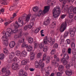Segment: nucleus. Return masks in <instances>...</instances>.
<instances>
[{
	"label": "nucleus",
	"mask_w": 76,
	"mask_h": 76,
	"mask_svg": "<svg viewBox=\"0 0 76 76\" xmlns=\"http://www.w3.org/2000/svg\"><path fill=\"white\" fill-rule=\"evenodd\" d=\"M3 44L4 45H5V46H7V45H8V43L6 41H5L3 42Z\"/></svg>",
	"instance_id": "ea45409f"
},
{
	"label": "nucleus",
	"mask_w": 76,
	"mask_h": 76,
	"mask_svg": "<svg viewBox=\"0 0 76 76\" xmlns=\"http://www.w3.org/2000/svg\"><path fill=\"white\" fill-rule=\"evenodd\" d=\"M48 42L50 43V45L51 46H52L53 44L55 43V41L56 40L55 39L52 38L50 37V38L48 40Z\"/></svg>",
	"instance_id": "6e6552de"
},
{
	"label": "nucleus",
	"mask_w": 76,
	"mask_h": 76,
	"mask_svg": "<svg viewBox=\"0 0 76 76\" xmlns=\"http://www.w3.org/2000/svg\"><path fill=\"white\" fill-rule=\"evenodd\" d=\"M9 0H7L5 1V2H4V4L5 5H7L8 4H9Z\"/></svg>",
	"instance_id": "6e6d98bb"
},
{
	"label": "nucleus",
	"mask_w": 76,
	"mask_h": 76,
	"mask_svg": "<svg viewBox=\"0 0 76 76\" xmlns=\"http://www.w3.org/2000/svg\"><path fill=\"white\" fill-rule=\"evenodd\" d=\"M15 54L17 56H19L20 55V51L19 50H17L16 51Z\"/></svg>",
	"instance_id": "4c0bfd02"
},
{
	"label": "nucleus",
	"mask_w": 76,
	"mask_h": 76,
	"mask_svg": "<svg viewBox=\"0 0 76 76\" xmlns=\"http://www.w3.org/2000/svg\"><path fill=\"white\" fill-rule=\"evenodd\" d=\"M10 73V71H9V70H7L6 73V76H9Z\"/></svg>",
	"instance_id": "c03bdc74"
},
{
	"label": "nucleus",
	"mask_w": 76,
	"mask_h": 76,
	"mask_svg": "<svg viewBox=\"0 0 76 76\" xmlns=\"http://www.w3.org/2000/svg\"><path fill=\"white\" fill-rule=\"evenodd\" d=\"M58 45L57 43H55L53 46V48H58Z\"/></svg>",
	"instance_id": "e433bc0d"
},
{
	"label": "nucleus",
	"mask_w": 76,
	"mask_h": 76,
	"mask_svg": "<svg viewBox=\"0 0 76 76\" xmlns=\"http://www.w3.org/2000/svg\"><path fill=\"white\" fill-rule=\"evenodd\" d=\"M30 54L31 55L30 59L31 60H33L35 58V53L34 52H30Z\"/></svg>",
	"instance_id": "f3484780"
},
{
	"label": "nucleus",
	"mask_w": 76,
	"mask_h": 76,
	"mask_svg": "<svg viewBox=\"0 0 76 76\" xmlns=\"http://www.w3.org/2000/svg\"><path fill=\"white\" fill-rule=\"evenodd\" d=\"M47 50H48V47L45 46L43 49V51L44 52H46L47 51Z\"/></svg>",
	"instance_id": "49530a36"
},
{
	"label": "nucleus",
	"mask_w": 76,
	"mask_h": 76,
	"mask_svg": "<svg viewBox=\"0 0 76 76\" xmlns=\"http://www.w3.org/2000/svg\"><path fill=\"white\" fill-rule=\"evenodd\" d=\"M56 23H54V22H53V23L52 25V28H55V27H56Z\"/></svg>",
	"instance_id": "3c124183"
},
{
	"label": "nucleus",
	"mask_w": 76,
	"mask_h": 76,
	"mask_svg": "<svg viewBox=\"0 0 76 76\" xmlns=\"http://www.w3.org/2000/svg\"><path fill=\"white\" fill-rule=\"evenodd\" d=\"M15 42L14 41H12L10 43L9 46L10 48H13L15 47Z\"/></svg>",
	"instance_id": "2eb2a0df"
},
{
	"label": "nucleus",
	"mask_w": 76,
	"mask_h": 76,
	"mask_svg": "<svg viewBox=\"0 0 76 76\" xmlns=\"http://www.w3.org/2000/svg\"><path fill=\"white\" fill-rule=\"evenodd\" d=\"M42 53H38L37 55V58H39L42 56Z\"/></svg>",
	"instance_id": "79ce46f5"
},
{
	"label": "nucleus",
	"mask_w": 76,
	"mask_h": 76,
	"mask_svg": "<svg viewBox=\"0 0 76 76\" xmlns=\"http://www.w3.org/2000/svg\"><path fill=\"white\" fill-rule=\"evenodd\" d=\"M28 29V26H25L24 27V31H26Z\"/></svg>",
	"instance_id": "680f3d73"
},
{
	"label": "nucleus",
	"mask_w": 76,
	"mask_h": 76,
	"mask_svg": "<svg viewBox=\"0 0 76 76\" xmlns=\"http://www.w3.org/2000/svg\"><path fill=\"white\" fill-rule=\"evenodd\" d=\"M4 58V55L3 53L0 54V60H2Z\"/></svg>",
	"instance_id": "c9c22d12"
},
{
	"label": "nucleus",
	"mask_w": 76,
	"mask_h": 76,
	"mask_svg": "<svg viewBox=\"0 0 76 76\" xmlns=\"http://www.w3.org/2000/svg\"><path fill=\"white\" fill-rule=\"evenodd\" d=\"M23 73V71L22 69H21L19 72L18 75L19 76H22Z\"/></svg>",
	"instance_id": "7c9ffc66"
},
{
	"label": "nucleus",
	"mask_w": 76,
	"mask_h": 76,
	"mask_svg": "<svg viewBox=\"0 0 76 76\" xmlns=\"http://www.w3.org/2000/svg\"><path fill=\"white\" fill-rule=\"evenodd\" d=\"M70 35L71 37H73L75 35V31H73V30H72V28H70Z\"/></svg>",
	"instance_id": "dca6fc26"
},
{
	"label": "nucleus",
	"mask_w": 76,
	"mask_h": 76,
	"mask_svg": "<svg viewBox=\"0 0 76 76\" xmlns=\"http://www.w3.org/2000/svg\"><path fill=\"white\" fill-rule=\"evenodd\" d=\"M60 1L61 3L63 2V4H66V2L73 3L75 0H59Z\"/></svg>",
	"instance_id": "9d476101"
},
{
	"label": "nucleus",
	"mask_w": 76,
	"mask_h": 76,
	"mask_svg": "<svg viewBox=\"0 0 76 76\" xmlns=\"http://www.w3.org/2000/svg\"><path fill=\"white\" fill-rule=\"evenodd\" d=\"M58 69L60 72H62L63 70V69H64V66L61 65H60Z\"/></svg>",
	"instance_id": "b1692460"
},
{
	"label": "nucleus",
	"mask_w": 76,
	"mask_h": 76,
	"mask_svg": "<svg viewBox=\"0 0 76 76\" xmlns=\"http://www.w3.org/2000/svg\"><path fill=\"white\" fill-rule=\"evenodd\" d=\"M13 5L14 6H13L10 7L9 9V10H10V11H12V10H13L15 9V8L16 7H17V6H16V5Z\"/></svg>",
	"instance_id": "bb28decb"
},
{
	"label": "nucleus",
	"mask_w": 76,
	"mask_h": 76,
	"mask_svg": "<svg viewBox=\"0 0 76 76\" xmlns=\"http://www.w3.org/2000/svg\"><path fill=\"white\" fill-rule=\"evenodd\" d=\"M25 41V39H20L18 41V42L17 43V44H18V45H19L20 44V43H22V42H23Z\"/></svg>",
	"instance_id": "2f4dec72"
},
{
	"label": "nucleus",
	"mask_w": 76,
	"mask_h": 76,
	"mask_svg": "<svg viewBox=\"0 0 76 76\" xmlns=\"http://www.w3.org/2000/svg\"><path fill=\"white\" fill-rule=\"evenodd\" d=\"M51 69H52V67L50 66L47 67V70L48 71H50Z\"/></svg>",
	"instance_id": "603ef678"
},
{
	"label": "nucleus",
	"mask_w": 76,
	"mask_h": 76,
	"mask_svg": "<svg viewBox=\"0 0 76 76\" xmlns=\"http://www.w3.org/2000/svg\"><path fill=\"white\" fill-rule=\"evenodd\" d=\"M34 23H31V24H29L28 26L27 27H28V28H29V29H31L33 26H34Z\"/></svg>",
	"instance_id": "473e14b6"
},
{
	"label": "nucleus",
	"mask_w": 76,
	"mask_h": 76,
	"mask_svg": "<svg viewBox=\"0 0 76 76\" xmlns=\"http://www.w3.org/2000/svg\"><path fill=\"white\" fill-rule=\"evenodd\" d=\"M18 64L17 63H13L12 64V68L14 70H16L18 69Z\"/></svg>",
	"instance_id": "1a4fd4ad"
},
{
	"label": "nucleus",
	"mask_w": 76,
	"mask_h": 76,
	"mask_svg": "<svg viewBox=\"0 0 76 76\" xmlns=\"http://www.w3.org/2000/svg\"><path fill=\"white\" fill-rule=\"evenodd\" d=\"M52 1L51 0H48L47 2V4L48 5H50V3H52Z\"/></svg>",
	"instance_id": "4d7b16f0"
},
{
	"label": "nucleus",
	"mask_w": 76,
	"mask_h": 76,
	"mask_svg": "<svg viewBox=\"0 0 76 76\" xmlns=\"http://www.w3.org/2000/svg\"><path fill=\"white\" fill-rule=\"evenodd\" d=\"M57 76H61V73L60 72H58L57 73Z\"/></svg>",
	"instance_id": "774afa93"
},
{
	"label": "nucleus",
	"mask_w": 76,
	"mask_h": 76,
	"mask_svg": "<svg viewBox=\"0 0 76 76\" xmlns=\"http://www.w3.org/2000/svg\"><path fill=\"white\" fill-rule=\"evenodd\" d=\"M40 28H37L34 31V33H38L39 31Z\"/></svg>",
	"instance_id": "8fccbe9b"
},
{
	"label": "nucleus",
	"mask_w": 76,
	"mask_h": 76,
	"mask_svg": "<svg viewBox=\"0 0 76 76\" xmlns=\"http://www.w3.org/2000/svg\"><path fill=\"white\" fill-rule=\"evenodd\" d=\"M38 10V8L37 7L33 8V11L34 12H37Z\"/></svg>",
	"instance_id": "72a5a7b5"
},
{
	"label": "nucleus",
	"mask_w": 76,
	"mask_h": 76,
	"mask_svg": "<svg viewBox=\"0 0 76 76\" xmlns=\"http://www.w3.org/2000/svg\"><path fill=\"white\" fill-rule=\"evenodd\" d=\"M62 53L61 54V57H62L64 54H66V53L67 52L66 51V48H63L62 49Z\"/></svg>",
	"instance_id": "4be33fe9"
},
{
	"label": "nucleus",
	"mask_w": 76,
	"mask_h": 76,
	"mask_svg": "<svg viewBox=\"0 0 76 76\" xmlns=\"http://www.w3.org/2000/svg\"><path fill=\"white\" fill-rule=\"evenodd\" d=\"M23 17H25L26 18V22H28L29 20L30 19V18H31V14H28L27 15L24 14H23Z\"/></svg>",
	"instance_id": "f8f14e48"
},
{
	"label": "nucleus",
	"mask_w": 76,
	"mask_h": 76,
	"mask_svg": "<svg viewBox=\"0 0 76 76\" xmlns=\"http://www.w3.org/2000/svg\"><path fill=\"white\" fill-rule=\"evenodd\" d=\"M69 22L67 20L61 24L60 28V31L61 32H63L65 31L66 28H67V24H69Z\"/></svg>",
	"instance_id": "7ed1b4c3"
},
{
	"label": "nucleus",
	"mask_w": 76,
	"mask_h": 76,
	"mask_svg": "<svg viewBox=\"0 0 76 76\" xmlns=\"http://www.w3.org/2000/svg\"><path fill=\"white\" fill-rule=\"evenodd\" d=\"M69 10V9H68V7L65 6L64 9V12H67L68 13V11Z\"/></svg>",
	"instance_id": "de8ad7c7"
},
{
	"label": "nucleus",
	"mask_w": 76,
	"mask_h": 76,
	"mask_svg": "<svg viewBox=\"0 0 76 76\" xmlns=\"http://www.w3.org/2000/svg\"><path fill=\"white\" fill-rule=\"evenodd\" d=\"M6 71H7V69L5 68H4L2 69V72H3V73L6 72Z\"/></svg>",
	"instance_id": "5fc2aeb1"
},
{
	"label": "nucleus",
	"mask_w": 76,
	"mask_h": 76,
	"mask_svg": "<svg viewBox=\"0 0 76 76\" xmlns=\"http://www.w3.org/2000/svg\"><path fill=\"white\" fill-rule=\"evenodd\" d=\"M75 59H76V54L73 55V56L72 58V61H75Z\"/></svg>",
	"instance_id": "a19ab883"
},
{
	"label": "nucleus",
	"mask_w": 76,
	"mask_h": 76,
	"mask_svg": "<svg viewBox=\"0 0 76 76\" xmlns=\"http://www.w3.org/2000/svg\"><path fill=\"white\" fill-rule=\"evenodd\" d=\"M12 34L13 31L12 30V29L9 28L8 31L6 32L5 34L6 37H10V35Z\"/></svg>",
	"instance_id": "0eeeda50"
},
{
	"label": "nucleus",
	"mask_w": 76,
	"mask_h": 76,
	"mask_svg": "<svg viewBox=\"0 0 76 76\" xmlns=\"http://www.w3.org/2000/svg\"><path fill=\"white\" fill-rule=\"evenodd\" d=\"M67 35H68V33L67 32H65L64 34V38H66L67 37Z\"/></svg>",
	"instance_id": "13d9d810"
},
{
	"label": "nucleus",
	"mask_w": 76,
	"mask_h": 76,
	"mask_svg": "<svg viewBox=\"0 0 76 76\" xmlns=\"http://www.w3.org/2000/svg\"><path fill=\"white\" fill-rule=\"evenodd\" d=\"M72 53L73 55H75L76 54V50H74L72 52Z\"/></svg>",
	"instance_id": "69168bd1"
},
{
	"label": "nucleus",
	"mask_w": 76,
	"mask_h": 76,
	"mask_svg": "<svg viewBox=\"0 0 76 76\" xmlns=\"http://www.w3.org/2000/svg\"><path fill=\"white\" fill-rule=\"evenodd\" d=\"M4 12V9L3 8H1V10H0V15H1V12Z\"/></svg>",
	"instance_id": "052dcab7"
},
{
	"label": "nucleus",
	"mask_w": 76,
	"mask_h": 76,
	"mask_svg": "<svg viewBox=\"0 0 76 76\" xmlns=\"http://www.w3.org/2000/svg\"><path fill=\"white\" fill-rule=\"evenodd\" d=\"M69 12H73L74 13H76V7L75 8L73 6L70 7L69 8Z\"/></svg>",
	"instance_id": "9b49d317"
},
{
	"label": "nucleus",
	"mask_w": 76,
	"mask_h": 76,
	"mask_svg": "<svg viewBox=\"0 0 76 76\" xmlns=\"http://www.w3.org/2000/svg\"><path fill=\"white\" fill-rule=\"evenodd\" d=\"M34 48H36L37 47H38V44L36 42H34Z\"/></svg>",
	"instance_id": "bf43d9fd"
},
{
	"label": "nucleus",
	"mask_w": 76,
	"mask_h": 76,
	"mask_svg": "<svg viewBox=\"0 0 76 76\" xmlns=\"http://www.w3.org/2000/svg\"><path fill=\"white\" fill-rule=\"evenodd\" d=\"M61 61L62 62V63L63 64V65L65 66L66 64H67V61L64 58H63L61 60Z\"/></svg>",
	"instance_id": "6ab92c4d"
},
{
	"label": "nucleus",
	"mask_w": 76,
	"mask_h": 76,
	"mask_svg": "<svg viewBox=\"0 0 76 76\" xmlns=\"http://www.w3.org/2000/svg\"><path fill=\"white\" fill-rule=\"evenodd\" d=\"M51 20H50L48 19L46 21H44L43 22V24L45 26L48 25L50 23Z\"/></svg>",
	"instance_id": "4468645a"
},
{
	"label": "nucleus",
	"mask_w": 76,
	"mask_h": 76,
	"mask_svg": "<svg viewBox=\"0 0 76 76\" xmlns=\"http://www.w3.org/2000/svg\"><path fill=\"white\" fill-rule=\"evenodd\" d=\"M71 51H72V49H71V48H68V54H71Z\"/></svg>",
	"instance_id": "0e129e2a"
},
{
	"label": "nucleus",
	"mask_w": 76,
	"mask_h": 76,
	"mask_svg": "<svg viewBox=\"0 0 76 76\" xmlns=\"http://www.w3.org/2000/svg\"><path fill=\"white\" fill-rule=\"evenodd\" d=\"M19 0H14L13 5L17 6V4H18V3H19Z\"/></svg>",
	"instance_id": "c756f323"
},
{
	"label": "nucleus",
	"mask_w": 76,
	"mask_h": 76,
	"mask_svg": "<svg viewBox=\"0 0 76 76\" xmlns=\"http://www.w3.org/2000/svg\"><path fill=\"white\" fill-rule=\"evenodd\" d=\"M18 22H20V23L22 25H23L24 24V22L22 20V18L21 17H20L18 19Z\"/></svg>",
	"instance_id": "cd10ccee"
},
{
	"label": "nucleus",
	"mask_w": 76,
	"mask_h": 76,
	"mask_svg": "<svg viewBox=\"0 0 76 76\" xmlns=\"http://www.w3.org/2000/svg\"><path fill=\"white\" fill-rule=\"evenodd\" d=\"M27 53L25 50H24L23 51H22V53L21 54V56H22L23 57H26V54Z\"/></svg>",
	"instance_id": "aec40b11"
},
{
	"label": "nucleus",
	"mask_w": 76,
	"mask_h": 76,
	"mask_svg": "<svg viewBox=\"0 0 76 76\" xmlns=\"http://www.w3.org/2000/svg\"><path fill=\"white\" fill-rule=\"evenodd\" d=\"M44 63L42 62V60L41 59L39 61V65H35V67L36 68L43 69L44 67Z\"/></svg>",
	"instance_id": "39448f33"
},
{
	"label": "nucleus",
	"mask_w": 76,
	"mask_h": 76,
	"mask_svg": "<svg viewBox=\"0 0 76 76\" xmlns=\"http://www.w3.org/2000/svg\"><path fill=\"white\" fill-rule=\"evenodd\" d=\"M66 16V14H63L61 15V19H64L65 17Z\"/></svg>",
	"instance_id": "864d4df0"
},
{
	"label": "nucleus",
	"mask_w": 76,
	"mask_h": 76,
	"mask_svg": "<svg viewBox=\"0 0 76 76\" xmlns=\"http://www.w3.org/2000/svg\"><path fill=\"white\" fill-rule=\"evenodd\" d=\"M27 50L28 51H31L32 50V47L31 45L28 46L27 48Z\"/></svg>",
	"instance_id": "f704fd0d"
},
{
	"label": "nucleus",
	"mask_w": 76,
	"mask_h": 76,
	"mask_svg": "<svg viewBox=\"0 0 76 76\" xmlns=\"http://www.w3.org/2000/svg\"><path fill=\"white\" fill-rule=\"evenodd\" d=\"M13 25L15 28L12 30V33H14L15 34L16 32H18V30L16 29H17L18 28H19V26L20 25L18 23V21H16L15 23L13 24Z\"/></svg>",
	"instance_id": "20e7f679"
},
{
	"label": "nucleus",
	"mask_w": 76,
	"mask_h": 76,
	"mask_svg": "<svg viewBox=\"0 0 76 76\" xmlns=\"http://www.w3.org/2000/svg\"><path fill=\"white\" fill-rule=\"evenodd\" d=\"M28 42L30 44H32L33 42V38L32 37H30L28 39Z\"/></svg>",
	"instance_id": "c85d7f7f"
},
{
	"label": "nucleus",
	"mask_w": 76,
	"mask_h": 76,
	"mask_svg": "<svg viewBox=\"0 0 76 76\" xmlns=\"http://www.w3.org/2000/svg\"><path fill=\"white\" fill-rule=\"evenodd\" d=\"M70 10L68 11V13L69 15V18H72L73 17V13H70L69 12Z\"/></svg>",
	"instance_id": "393cba45"
},
{
	"label": "nucleus",
	"mask_w": 76,
	"mask_h": 76,
	"mask_svg": "<svg viewBox=\"0 0 76 76\" xmlns=\"http://www.w3.org/2000/svg\"><path fill=\"white\" fill-rule=\"evenodd\" d=\"M72 71L69 69H67L65 71V73L67 76H71L72 75Z\"/></svg>",
	"instance_id": "ddd939ff"
},
{
	"label": "nucleus",
	"mask_w": 76,
	"mask_h": 76,
	"mask_svg": "<svg viewBox=\"0 0 76 76\" xmlns=\"http://www.w3.org/2000/svg\"><path fill=\"white\" fill-rule=\"evenodd\" d=\"M55 52H56V49H53L50 52L51 54L52 55H53L55 53Z\"/></svg>",
	"instance_id": "a18cd8bd"
},
{
	"label": "nucleus",
	"mask_w": 76,
	"mask_h": 76,
	"mask_svg": "<svg viewBox=\"0 0 76 76\" xmlns=\"http://www.w3.org/2000/svg\"><path fill=\"white\" fill-rule=\"evenodd\" d=\"M22 36V32H21L18 35V36L17 35H15V38H21Z\"/></svg>",
	"instance_id": "a878e982"
},
{
	"label": "nucleus",
	"mask_w": 76,
	"mask_h": 76,
	"mask_svg": "<svg viewBox=\"0 0 76 76\" xmlns=\"http://www.w3.org/2000/svg\"><path fill=\"white\" fill-rule=\"evenodd\" d=\"M59 66V64L58 63H55V67H58Z\"/></svg>",
	"instance_id": "338daca9"
},
{
	"label": "nucleus",
	"mask_w": 76,
	"mask_h": 76,
	"mask_svg": "<svg viewBox=\"0 0 76 76\" xmlns=\"http://www.w3.org/2000/svg\"><path fill=\"white\" fill-rule=\"evenodd\" d=\"M50 7L49 6H45V9L42 11V10H39L38 12V15L37 14H34L33 15L34 18H36L38 16V17L40 16L41 15H44V14L47 13L48 12Z\"/></svg>",
	"instance_id": "f257e3e1"
},
{
	"label": "nucleus",
	"mask_w": 76,
	"mask_h": 76,
	"mask_svg": "<svg viewBox=\"0 0 76 76\" xmlns=\"http://www.w3.org/2000/svg\"><path fill=\"white\" fill-rule=\"evenodd\" d=\"M71 47L73 49L75 48V44L74 42H72L71 44Z\"/></svg>",
	"instance_id": "58836bf2"
},
{
	"label": "nucleus",
	"mask_w": 76,
	"mask_h": 76,
	"mask_svg": "<svg viewBox=\"0 0 76 76\" xmlns=\"http://www.w3.org/2000/svg\"><path fill=\"white\" fill-rule=\"evenodd\" d=\"M44 44H47V36H46L44 38L43 43H41L39 45V47L40 49L44 48Z\"/></svg>",
	"instance_id": "423d86ee"
},
{
	"label": "nucleus",
	"mask_w": 76,
	"mask_h": 76,
	"mask_svg": "<svg viewBox=\"0 0 76 76\" xmlns=\"http://www.w3.org/2000/svg\"><path fill=\"white\" fill-rule=\"evenodd\" d=\"M53 16L54 18H57L60 16L61 13V10L59 7H55L53 11Z\"/></svg>",
	"instance_id": "f03ea898"
},
{
	"label": "nucleus",
	"mask_w": 76,
	"mask_h": 76,
	"mask_svg": "<svg viewBox=\"0 0 76 76\" xmlns=\"http://www.w3.org/2000/svg\"><path fill=\"white\" fill-rule=\"evenodd\" d=\"M15 56V53L13 52H11L10 54L9 57L10 58L12 59L13 58V57Z\"/></svg>",
	"instance_id": "5701e85b"
},
{
	"label": "nucleus",
	"mask_w": 76,
	"mask_h": 76,
	"mask_svg": "<svg viewBox=\"0 0 76 76\" xmlns=\"http://www.w3.org/2000/svg\"><path fill=\"white\" fill-rule=\"evenodd\" d=\"M12 22V21L10 20L9 21H8V22H5L4 23V25H5V26H7V25H9V23H11Z\"/></svg>",
	"instance_id": "37998d69"
},
{
	"label": "nucleus",
	"mask_w": 76,
	"mask_h": 76,
	"mask_svg": "<svg viewBox=\"0 0 76 76\" xmlns=\"http://www.w3.org/2000/svg\"><path fill=\"white\" fill-rule=\"evenodd\" d=\"M3 51L4 53L5 54H7L8 53V50H7L6 48H4L3 49Z\"/></svg>",
	"instance_id": "09e8293b"
},
{
	"label": "nucleus",
	"mask_w": 76,
	"mask_h": 76,
	"mask_svg": "<svg viewBox=\"0 0 76 76\" xmlns=\"http://www.w3.org/2000/svg\"><path fill=\"white\" fill-rule=\"evenodd\" d=\"M63 57H64V58L66 59V60H69V56L67 54H64Z\"/></svg>",
	"instance_id": "412c9836"
},
{
	"label": "nucleus",
	"mask_w": 76,
	"mask_h": 76,
	"mask_svg": "<svg viewBox=\"0 0 76 76\" xmlns=\"http://www.w3.org/2000/svg\"><path fill=\"white\" fill-rule=\"evenodd\" d=\"M28 61H29V60L28 59L23 60L21 61V64L22 65H26L27 64V63L28 62Z\"/></svg>",
	"instance_id": "a211bd4d"
},
{
	"label": "nucleus",
	"mask_w": 76,
	"mask_h": 76,
	"mask_svg": "<svg viewBox=\"0 0 76 76\" xmlns=\"http://www.w3.org/2000/svg\"><path fill=\"white\" fill-rule=\"evenodd\" d=\"M66 42L68 44H70V40L69 39H67L66 40Z\"/></svg>",
	"instance_id": "e2e57ef3"
}]
</instances>
